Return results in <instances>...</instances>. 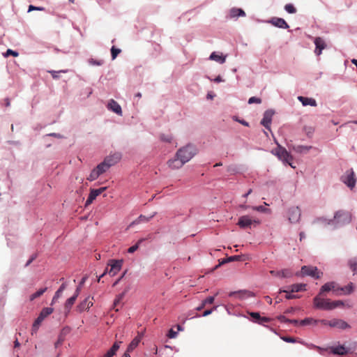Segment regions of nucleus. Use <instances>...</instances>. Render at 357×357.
Returning a JSON list of instances; mask_svg holds the SVG:
<instances>
[{"label": "nucleus", "instance_id": "obj_1", "mask_svg": "<svg viewBox=\"0 0 357 357\" xmlns=\"http://www.w3.org/2000/svg\"><path fill=\"white\" fill-rule=\"evenodd\" d=\"M323 296L318 294L313 299L314 305L317 309L331 310L344 305V303L341 301H331L330 299L322 298Z\"/></svg>", "mask_w": 357, "mask_h": 357}, {"label": "nucleus", "instance_id": "obj_2", "mask_svg": "<svg viewBox=\"0 0 357 357\" xmlns=\"http://www.w3.org/2000/svg\"><path fill=\"white\" fill-rule=\"evenodd\" d=\"M196 153L197 149L195 146L192 144H188L179 149L177 151L176 155V157H181L183 161L186 163L190 160Z\"/></svg>", "mask_w": 357, "mask_h": 357}, {"label": "nucleus", "instance_id": "obj_3", "mask_svg": "<svg viewBox=\"0 0 357 357\" xmlns=\"http://www.w3.org/2000/svg\"><path fill=\"white\" fill-rule=\"evenodd\" d=\"M275 155L283 162L287 163L291 167L294 168V167L292 165L293 157L284 147L278 146V148L275 149Z\"/></svg>", "mask_w": 357, "mask_h": 357}, {"label": "nucleus", "instance_id": "obj_4", "mask_svg": "<svg viewBox=\"0 0 357 357\" xmlns=\"http://www.w3.org/2000/svg\"><path fill=\"white\" fill-rule=\"evenodd\" d=\"M53 312V308L45 307L40 312L38 318L35 320L32 326V334L36 333L42 321Z\"/></svg>", "mask_w": 357, "mask_h": 357}, {"label": "nucleus", "instance_id": "obj_5", "mask_svg": "<svg viewBox=\"0 0 357 357\" xmlns=\"http://www.w3.org/2000/svg\"><path fill=\"white\" fill-rule=\"evenodd\" d=\"M301 274L303 275H309L315 279H319L322 277L323 273L318 270L316 266H303L301 268Z\"/></svg>", "mask_w": 357, "mask_h": 357}, {"label": "nucleus", "instance_id": "obj_6", "mask_svg": "<svg viewBox=\"0 0 357 357\" xmlns=\"http://www.w3.org/2000/svg\"><path fill=\"white\" fill-rule=\"evenodd\" d=\"M341 181L351 189L354 188L356 178L355 177V174L353 169H350L346 171L344 175L342 176Z\"/></svg>", "mask_w": 357, "mask_h": 357}, {"label": "nucleus", "instance_id": "obj_7", "mask_svg": "<svg viewBox=\"0 0 357 357\" xmlns=\"http://www.w3.org/2000/svg\"><path fill=\"white\" fill-rule=\"evenodd\" d=\"M340 289V286L335 282H329L324 284L320 289V291L319 294L324 295L325 293L328 292L330 291H333V292L336 296H341V293H338V290Z\"/></svg>", "mask_w": 357, "mask_h": 357}, {"label": "nucleus", "instance_id": "obj_8", "mask_svg": "<svg viewBox=\"0 0 357 357\" xmlns=\"http://www.w3.org/2000/svg\"><path fill=\"white\" fill-rule=\"evenodd\" d=\"M260 223L259 220L253 219L249 215H243L239 218L237 225L241 228L250 227L252 225H259Z\"/></svg>", "mask_w": 357, "mask_h": 357}, {"label": "nucleus", "instance_id": "obj_9", "mask_svg": "<svg viewBox=\"0 0 357 357\" xmlns=\"http://www.w3.org/2000/svg\"><path fill=\"white\" fill-rule=\"evenodd\" d=\"M123 260L111 259L108 263L110 266L109 270V275L112 277L116 275L121 269Z\"/></svg>", "mask_w": 357, "mask_h": 357}, {"label": "nucleus", "instance_id": "obj_10", "mask_svg": "<svg viewBox=\"0 0 357 357\" xmlns=\"http://www.w3.org/2000/svg\"><path fill=\"white\" fill-rule=\"evenodd\" d=\"M334 220L337 223L346 224L351 221V215L349 213L344 211H338L334 215Z\"/></svg>", "mask_w": 357, "mask_h": 357}, {"label": "nucleus", "instance_id": "obj_11", "mask_svg": "<svg viewBox=\"0 0 357 357\" xmlns=\"http://www.w3.org/2000/svg\"><path fill=\"white\" fill-rule=\"evenodd\" d=\"M288 214L289 220L292 223H295L300 220L301 210L299 209L298 207H292L289 208Z\"/></svg>", "mask_w": 357, "mask_h": 357}, {"label": "nucleus", "instance_id": "obj_12", "mask_svg": "<svg viewBox=\"0 0 357 357\" xmlns=\"http://www.w3.org/2000/svg\"><path fill=\"white\" fill-rule=\"evenodd\" d=\"M305 287H306V284H303V283L294 284H291V285L287 287V288L286 289H282V290L280 289V292L288 293L289 291H291V293H295V292L303 291L306 290Z\"/></svg>", "mask_w": 357, "mask_h": 357}, {"label": "nucleus", "instance_id": "obj_13", "mask_svg": "<svg viewBox=\"0 0 357 357\" xmlns=\"http://www.w3.org/2000/svg\"><path fill=\"white\" fill-rule=\"evenodd\" d=\"M314 43L315 45L314 53L317 55H320L323 50L326 47V44L324 40L321 37H317L314 40Z\"/></svg>", "mask_w": 357, "mask_h": 357}, {"label": "nucleus", "instance_id": "obj_14", "mask_svg": "<svg viewBox=\"0 0 357 357\" xmlns=\"http://www.w3.org/2000/svg\"><path fill=\"white\" fill-rule=\"evenodd\" d=\"M105 189L106 188H100L99 189H91L85 204L86 206L91 204L93 202V200H95L96 197L98 195H100Z\"/></svg>", "mask_w": 357, "mask_h": 357}, {"label": "nucleus", "instance_id": "obj_15", "mask_svg": "<svg viewBox=\"0 0 357 357\" xmlns=\"http://www.w3.org/2000/svg\"><path fill=\"white\" fill-rule=\"evenodd\" d=\"M79 293H80V287H77L75 294L66 301V302L65 303V307H64L66 314L70 312L72 306L75 303Z\"/></svg>", "mask_w": 357, "mask_h": 357}, {"label": "nucleus", "instance_id": "obj_16", "mask_svg": "<svg viewBox=\"0 0 357 357\" xmlns=\"http://www.w3.org/2000/svg\"><path fill=\"white\" fill-rule=\"evenodd\" d=\"M184 164H185L181 157H176L175 155L174 158L170 159L167 161V165L169 168L172 169H176L181 168Z\"/></svg>", "mask_w": 357, "mask_h": 357}, {"label": "nucleus", "instance_id": "obj_17", "mask_svg": "<svg viewBox=\"0 0 357 357\" xmlns=\"http://www.w3.org/2000/svg\"><path fill=\"white\" fill-rule=\"evenodd\" d=\"M274 112L272 110H267L264 112L261 124L263 125L266 129L270 130V125L271 123L272 117Z\"/></svg>", "mask_w": 357, "mask_h": 357}, {"label": "nucleus", "instance_id": "obj_18", "mask_svg": "<svg viewBox=\"0 0 357 357\" xmlns=\"http://www.w3.org/2000/svg\"><path fill=\"white\" fill-rule=\"evenodd\" d=\"M329 326L340 329H346L350 328V326L346 321L338 319H333L330 320Z\"/></svg>", "mask_w": 357, "mask_h": 357}, {"label": "nucleus", "instance_id": "obj_19", "mask_svg": "<svg viewBox=\"0 0 357 357\" xmlns=\"http://www.w3.org/2000/svg\"><path fill=\"white\" fill-rule=\"evenodd\" d=\"M92 299L93 298H90V297L86 298L82 303H80L77 305V310L79 312H82L83 311L89 310L93 305Z\"/></svg>", "mask_w": 357, "mask_h": 357}, {"label": "nucleus", "instance_id": "obj_20", "mask_svg": "<svg viewBox=\"0 0 357 357\" xmlns=\"http://www.w3.org/2000/svg\"><path fill=\"white\" fill-rule=\"evenodd\" d=\"M269 22L271 23L273 26H277L278 28H281V29H288L289 28L288 24L282 18L273 17L270 20Z\"/></svg>", "mask_w": 357, "mask_h": 357}, {"label": "nucleus", "instance_id": "obj_21", "mask_svg": "<svg viewBox=\"0 0 357 357\" xmlns=\"http://www.w3.org/2000/svg\"><path fill=\"white\" fill-rule=\"evenodd\" d=\"M108 109L114 112V113L122 115V110L120 105L114 100H110L107 105Z\"/></svg>", "mask_w": 357, "mask_h": 357}, {"label": "nucleus", "instance_id": "obj_22", "mask_svg": "<svg viewBox=\"0 0 357 357\" xmlns=\"http://www.w3.org/2000/svg\"><path fill=\"white\" fill-rule=\"evenodd\" d=\"M270 273L273 276L282 278H290L293 275L292 272L289 269H283L279 271H271Z\"/></svg>", "mask_w": 357, "mask_h": 357}, {"label": "nucleus", "instance_id": "obj_23", "mask_svg": "<svg viewBox=\"0 0 357 357\" xmlns=\"http://www.w3.org/2000/svg\"><path fill=\"white\" fill-rule=\"evenodd\" d=\"M121 155L119 153H115L112 155L107 156L105 158L104 161L109 165V167L114 165L121 160Z\"/></svg>", "mask_w": 357, "mask_h": 357}, {"label": "nucleus", "instance_id": "obj_24", "mask_svg": "<svg viewBox=\"0 0 357 357\" xmlns=\"http://www.w3.org/2000/svg\"><path fill=\"white\" fill-rule=\"evenodd\" d=\"M298 100L303 104V106L310 105L312 107L317 106V102L314 98H307L303 96H298Z\"/></svg>", "mask_w": 357, "mask_h": 357}, {"label": "nucleus", "instance_id": "obj_25", "mask_svg": "<svg viewBox=\"0 0 357 357\" xmlns=\"http://www.w3.org/2000/svg\"><path fill=\"white\" fill-rule=\"evenodd\" d=\"M226 57H227V56H224L222 54H220L216 52H213L210 55L209 59L211 60L215 61L222 64L225 62Z\"/></svg>", "mask_w": 357, "mask_h": 357}, {"label": "nucleus", "instance_id": "obj_26", "mask_svg": "<svg viewBox=\"0 0 357 357\" xmlns=\"http://www.w3.org/2000/svg\"><path fill=\"white\" fill-rule=\"evenodd\" d=\"M229 296H237L240 298H247V297L253 296L254 294L251 291H238L231 292L229 294Z\"/></svg>", "mask_w": 357, "mask_h": 357}, {"label": "nucleus", "instance_id": "obj_27", "mask_svg": "<svg viewBox=\"0 0 357 357\" xmlns=\"http://www.w3.org/2000/svg\"><path fill=\"white\" fill-rule=\"evenodd\" d=\"M354 286L352 282H350L348 285L340 287L338 290V293H341V295H349L354 291Z\"/></svg>", "mask_w": 357, "mask_h": 357}, {"label": "nucleus", "instance_id": "obj_28", "mask_svg": "<svg viewBox=\"0 0 357 357\" xmlns=\"http://www.w3.org/2000/svg\"><path fill=\"white\" fill-rule=\"evenodd\" d=\"M229 15L231 18L239 16L244 17L245 15V13L241 8H233L230 10Z\"/></svg>", "mask_w": 357, "mask_h": 357}, {"label": "nucleus", "instance_id": "obj_29", "mask_svg": "<svg viewBox=\"0 0 357 357\" xmlns=\"http://www.w3.org/2000/svg\"><path fill=\"white\" fill-rule=\"evenodd\" d=\"M141 341V336L135 337L128 347V351H133L139 344Z\"/></svg>", "mask_w": 357, "mask_h": 357}, {"label": "nucleus", "instance_id": "obj_30", "mask_svg": "<svg viewBox=\"0 0 357 357\" xmlns=\"http://www.w3.org/2000/svg\"><path fill=\"white\" fill-rule=\"evenodd\" d=\"M312 149V146L298 145L293 147L294 151L299 153H305Z\"/></svg>", "mask_w": 357, "mask_h": 357}, {"label": "nucleus", "instance_id": "obj_31", "mask_svg": "<svg viewBox=\"0 0 357 357\" xmlns=\"http://www.w3.org/2000/svg\"><path fill=\"white\" fill-rule=\"evenodd\" d=\"M100 174H102L103 173L106 172L109 169V165H108L106 162L103 161L101 163H100L96 168H95Z\"/></svg>", "mask_w": 357, "mask_h": 357}, {"label": "nucleus", "instance_id": "obj_32", "mask_svg": "<svg viewBox=\"0 0 357 357\" xmlns=\"http://www.w3.org/2000/svg\"><path fill=\"white\" fill-rule=\"evenodd\" d=\"M332 351L333 354L338 355H344L348 352L346 348L342 345L333 348Z\"/></svg>", "mask_w": 357, "mask_h": 357}, {"label": "nucleus", "instance_id": "obj_33", "mask_svg": "<svg viewBox=\"0 0 357 357\" xmlns=\"http://www.w3.org/2000/svg\"><path fill=\"white\" fill-rule=\"evenodd\" d=\"M124 297V294H119L114 302V308L117 312L119 310V307H121V302Z\"/></svg>", "mask_w": 357, "mask_h": 357}, {"label": "nucleus", "instance_id": "obj_34", "mask_svg": "<svg viewBox=\"0 0 357 357\" xmlns=\"http://www.w3.org/2000/svg\"><path fill=\"white\" fill-rule=\"evenodd\" d=\"M66 283H63L61 285L59 289L55 292V294H54V296L53 297V299H52V303L55 302L61 296L62 292L66 289Z\"/></svg>", "mask_w": 357, "mask_h": 357}, {"label": "nucleus", "instance_id": "obj_35", "mask_svg": "<svg viewBox=\"0 0 357 357\" xmlns=\"http://www.w3.org/2000/svg\"><path fill=\"white\" fill-rule=\"evenodd\" d=\"M155 215V213L150 215L149 217H146L145 215H141L139 216L137 220L132 222V224H138L143 222H148L152 218H153Z\"/></svg>", "mask_w": 357, "mask_h": 357}, {"label": "nucleus", "instance_id": "obj_36", "mask_svg": "<svg viewBox=\"0 0 357 357\" xmlns=\"http://www.w3.org/2000/svg\"><path fill=\"white\" fill-rule=\"evenodd\" d=\"M350 269L353 271L354 275H357V259L354 258L349 261Z\"/></svg>", "mask_w": 357, "mask_h": 357}, {"label": "nucleus", "instance_id": "obj_37", "mask_svg": "<svg viewBox=\"0 0 357 357\" xmlns=\"http://www.w3.org/2000/svg\"><path fill=\"white\" fill-rule=\"evenodd\" d=\"M47 291V287H45L43 289H39L38 291H37L36 292H35L34 294H31L30 296V301H33L34 299L40 297V296H42L45 291Z\"/></svg>", "mask_w": 357, "mask_h": 357}, {"label": "nucleus", "instance_id": "obj_38", "mask_svg": "<svg viewBox=\"0 0 357 357\" xmlns=\"http://www.w3.org/2000/svg\"><path fill=\"white\" fill-rule=\"evenodd\" d=\"M332 221L333 220H328L324 218H318L313 222V223L321 224L323 225H330L332 222Z\"/></svg>", "mask_w": 357, "mask_h": 357}, {"label": "nucleus", "instance_id": "obj_39", "mask_svg": "<svg viewBox=\"0 0 357 357\" xmlns=\"http://www.w3.org/2000/svg\"><path fill=\"white\" fill-rule=\"evenodd\" d=\"M100 175V173L94 168L87 177V180L90 181H94L98 178Z\"/></svg>", "mask_w": 357, "mask_h": 357}, {"label": "nucleus", "instance_id": "obj_40", "mask_svg": "<svg viewBox=\"0 0 357 357\" xmlns=\"http://www.w3.org/2000/svg\"><path fill=\"white\" fill-rule=\"evenodd\" d=\"M145 240V238H141L139 239L137 243L131 247H130L128 250V252L129 253H133L135 252L138 248L139 245Z\"/></svg>", "mask_w": 357, "mask_h": 357}, {"label": "nucleus", "instance_id": "obj_41", "mask_svg": "<svg viewBox=\"0 0 357 357\" xmlns=\"http://www.w3.org/2000/svg\"><path fill=\"white\" fill-rule=\"evenodd\" d=\"M121 52V50L119 48H116L114 46H112L111 48V54L112 60L115 59L118 54Z\"/></svg>", "mask_w": 357, "mask_h": 357}, {"label": "nucleus", "instance_id": "obj_42", "mask_svg": "<svg viewBox=\"0 0 357 357\" xmlns=\"http://www.w3.org/2000/svg\"><path fill=\"white\" fill-rule=\"evenodd\" d=\"M285 10L291 14H294L296 12V8L291 3L286 4L284 6Z\"/></svg>", "mask_w": 357, "mask_h": 357}, {"label": "nucleus", "instance_id": "obj_43", "mask_svg": "<svg viewBox=\"0 0 357 357\" xmlns=\"http://www.w3.org/2000/svg\"><path fill=\"white\" fill-rule=\"evenodd\" d=\"M317 320H314L311 318H307L303 320H301L300 321V325L305 326V325L311 324L312 323H317Z\"/></svg>", "mask_w": 357, "mask_h": 357}, {"label": "nucleus", "instance_id": "obj_44", "mask_svg": "<svg viewBox=\"0 0 357 357\" xmlns=\"http://www.w3.org/2000/svg\"><path fill=\"white\" fill-rule=\"evenodd\" d=\"M4 57H8L9 56H17L19 55L18 52L13 51L10 49H8L5 53L3 54Z\"/></svg>", "mask_w": 357, "mask_h": 357}, {"label": "nucleus", "instance_id": "obj_45", "mask_svg": "<svg viewBox=\"0 0 357 357\" xmlns=\"http://www.w3.org/2000/svg\"><path fill=\"white\" fill-rule=\"evenodd\" d=\"M51 75L52 76V77L54 79H58L59 78V73H66L68 72L67 70H59V71H55V70H50V71H48Z\"/></svg>", "mask_w": 357, "mask_h": 357}, {"label": "nucleus", "instance_id": "obj_46", "mask_svg": "<svg viewBox=\"0 0 357 357\" xmlns=\"http://www.w3.org/2000/svg\"><path fill=\"white\" fill-rule=\"evenodd\" d=\"M261 102V98H257L255 96L250 98L248 100L249 104H253V103L260 104Z\"/></svg>", "mask_w": 357, "mask_h": 357}, {"label": "nucleus", "instance_id": "obj_47", "mask_svg": "<svg viewBox=\"0 0 357 357\" xmlns=\"http://www.w3.org/2000/svg\"><path fill=\"white\" fill-rule=\"evenodd\" d=\"M250 316L252 318L255 322L258 324V321L261 317L259 312H250Z\"/></svg>", "mask_w": 357, "mask_h": 357}, {"label": "nucleus", "instance_id": "obj_48", "mask_svg": "<svg viewBox=\"0 0 357 357\" xmlns=\"http://www.w3.org/2000/svg\"><path fill=\"white\" fill-rule=\"evenodd\" d=\"M214 297L213 296H209L206 298L204 301H203V305H206L207 304H212L214 302Z\"/></svg>", "mask_w": 357, "mask_h": 357}, {"label": "nucleus", "instance_id": "obj_49", "mask_svg": "<svg viewBox=\"0 0 357 357\" xmlns=\"http://www.w3.org/2000/svg\"><path fill=\"white\" fill-rule=\"evenodd\" d=\"M271 319L266 317H260L259 320L258 321V324H264V323H268L270 322Z\"/></svg>", "mask_w": 357, "mask_h": 357}, {"label": "nucleus", "instance_id": "obj_50", "mask_svg": "<svg viewBox=\"0 0 357 357\" xmlns=\"http://www.w3.org/2000/svg\"><path fill=\"white\" fill-rule=\"evenodd\" d=\"M120 343H121V342H116L114 343V344L112 345V347L110 348V349L114 352V354H116V352L118 351V349H119V344Z\"/></svg>", "mask_w": 357, "mask_h": 357}, {"label": "nucleus", "instance_id": "obj_51", "mask_svg": "<svg viewBox=\"0 0 357 357\" xmlns=\"http://www.w3.org/2000/svg\"><path fill=\"white\" fill-rule=\"evenodd\" d=\"M89 63L92 65L101 66L103 64V61L102 60H94V59H91L89 61Z\"/></svg>", "mask_w": 357, "mask_h": 357}, {"label": "nucleus", "instance_id": "obj_52", "mask_svg": "<svg viewBox=\"0 0 357 357\" xmlns=\"http://www.w3.org/2000/svg\"><path fill=\"white\" fill-rule=\"evenodd\" d=\"M240 258H241V257L238 255L231 256L229 258H227L225 261L229 262V261H238V260H240Z\"/></svg>", "mask_w": 357, "mask_h": 357}, {"label": "nucleus", "instance_id": "obj_53", "mask_svg": "<svg viewBox=\"0 0 357 357\" xmlns=\"http://www.w3.org/2000/svg\"><path fill=\"white\" fill-rule=\"evenodd\" d=\"M44 10V8H43V7H36L33 5H30L29 6L28 12H31L33 10Z\"/></svg>", "mask_w": 357, "mask_h": 357}, {"label": "nucleus", "instance_id": "obj_54", "mask_svg": "<svg viewBox=\"0 0 357 357\" xmlns=\"http://www.w3.org/2000/svg\"><path fill=\"white\" fill-rule=\"evenodd\" d=\"M285 298L287 299H296L299 298V296L297 295L292 294L291 291H289L288 293H287Z\"/></svg>", "mask_w": 357, "mask_h": 357}, {"label": "nucleus", "instance_id": "obj_55", "mask_svg": "<svg viewBox=\"0 0 357 357\" xmlns=\"http://www.w3.org/2000/svg\"><path fill=\"white\" fill-rule=\"evenodd\" d=\"M252 209L255 210V211H261V212H265V211H266L268 210L267 208H266L263 206H253Z\"/></svg>", "mask_w": 357, "mask_h": 357}, {"label": "nucleus", "instance_id": "obj_56", "mask_svg": "<svg viewBox=\"0 0 357 357\" xmlns=\"http://www.w3.org/2000/svg\"><path fill=\"white\" fill-rule=\"evenodd\" d=\"M282 340L287 342H289V343H294V342H296V340L294 338V337H282Z\"/></svg>", "mask_w": 357, "mask_h": 357}, {"label": "nucleus", "instance_id": "obj_57", "mask_svg": "<svg viewBox=\"0 0 357 357\" xmlns=\"http://www.w3.org/2000/svg\"><path fill=\"white\" fill-rule=\"evenodd\" d=\"M216 307H213V308H212V309H211V310H205V311L203 312L202 316H203V317H206V316H208V315L211 314L212 313V312H213L214 310H215V309H216Z\"/></svg>", "mask_w": 357, "mask_h": 357}, {"label": "nucleus", "instance_id": "obj_58", "mask_svg": "<svg viewBox=\"0 0 357 357\" xmlns=\"http://www.w3.org/2000/svg\"><path fill=\"white\" fill-rule=\"evenodd\" d=\"M176 335V333L172 329H171L169 332V337L174 338Z\"/></svg>", "mask_w": 357, "mask_h": 357}, {"label": "nucleus", "instance_id": "obj_59", "mask_svg": "<svg viewBox=\"0 0 357 357\" xmlns=\"http://www.w3.org/2000/svg\"><path fill=\"white\" fill-rule=\"evenodd\" d=\"M317 322H320L323 325H328V326H329L330 321H328V320H326V319H321V320H318Z\"/></svg>", "mask_w": 357, "mask_h": 357}, {"label": "nucleus", "instance_id": "obj_60", "mask_svg": "<svg viewBox=\"0 0 357 357\" xmlns=\"http://www.w3.org/2000/svg\"><path fill=\"white\" fill-rule=\"evenodd\" d=\"M125 275H126V271L123 273V275L119 278H118V280H116V281L113 284V286H116L121 280V279L124 277Z\"/></svg>", "mask_w": 357, "mask_h": 357}, {"label": "nucleus", "instance_id": "obj_61", "mask_svg": "<svg viewBox=\"0 0 357 357\" xmlns=\"http://www.w3.org/2000/svg\"><path fill=\"white\" fill-rule=\"evenodd\" d=\"M109 269L108 268V267H107L105 271L103 272V273L99 277V278L98 280V282H100L101 278H102L107 273H109Z\"/></svg>", "mask_w": 357, "mask_h": 357}, {"label": "nucleus", "instance_id": "obj_62", "mask_svg": "<svg viewBox=\"0 0 357 357\" xmlns=\"http://www.w3.org/2000/svg\"><path fill=\"white\" fill-rule=\"evenodd\" d=\"M106 354L109 356V357H113L116 354H114V352H113L110 349L107 351Z\"/></svg>", "mask_w": 357, "mask_h": 357}, {"label": "nucleus", "instance_id": "obj_63", "mask_svg": "<svg viewBox=\"0 0 357 357\" xmlns=\"http://www.w3.org/2000/svg\"><path fill=\"white\" fill-rule=\"evenodd\" d=\"M279 319L281 321H284V322H289L290 319L286 318L284 316H280L279 317Z\"/></svg>", "mask_w": 357, "mask_h": 357}, {"label": "nucleus", "instance_id": "obj_64", "mask_svg": "<svg viewBox=\"0 0 357 357\" xmlns=\"http://www.w3.org/2000/svg\"><path fill=\"white\" fill-rule=\"evenodd\" d=\"M238 122L245 126H249L248 123L244 120H239Z\"/></svg>", "mask_w": 357, "mask_h": 357}]
</instances>
